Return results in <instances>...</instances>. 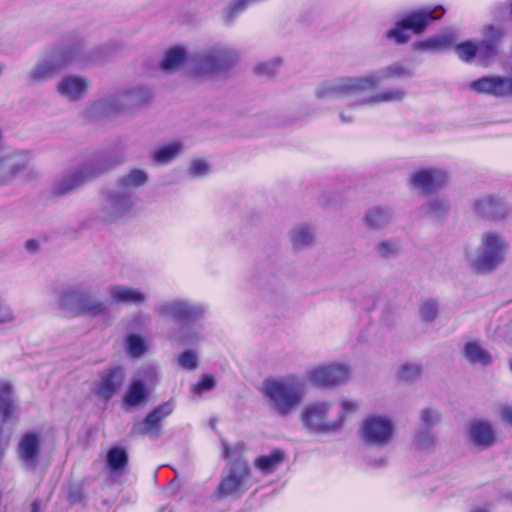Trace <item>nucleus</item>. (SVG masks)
<instances>
[{"mask_svg":"<svg viewBox=\"0 0 512 512\" xmlns=\"http://www.w3.org/2000/svg\"><path fill=\"white\" fill-rule=\"evenodd\" d=\"M268 406L280 416L296 410L306 394V380L297 374L266 378L260 387Z\"/></svg>","mask_w":512,"mask_h":512,"instance_id":"obj_2","label":"nucleus"},{"mask_svg":"<svg viewBox=\"0 0 512 512\" xmlns=\"http://www.w3.org/2000/svg\"><path fill=\"white\" fill-rule=\"evenodd\" d=\"M41 445L42 435L40 432L28 431L21 436L17 446V454L26 468L34 469L36 467Z\"/></svg>","mask_w":512,"mask_h":512,"instance_id":"obj_17","label":"nucleus"},{"mask_svg":"<svg viewBox=\"0 0 512 512\" xmlns=\"http://www.w3.org/2000/svg\"><path fill=\"white\" fill-rule=\"evenodd\" d=\"M158 311L164 317H171L181 321H192L200 318L204 314L205 309L201 305L173 300L162 304Z\"/></svg>","mask_w":512,"mask_h":512,"instance_id":"obj_19","label":"nucleus"},{"mask_svg":"<svg viewBox=\"0 0 512 512\" xmlns=\"http://www.w3.org/2000/svg\"><path fill=\"white\" fill-rule=\"evenodd\" d=\"M470 442L481 448H488L495 443V432L489 421L474 420L469 425Z\"/></svg>","mask_w":512,"mask_h":512,"instance_id":"obj_24","label":"nucleus"},{"mask_svg":"<svg viewBox=\"0 0 512 512\" xmlns=\"http://www.w3.org/2000/svg\"><path fill=\"white\" fill-rule=\"evenodd\" d=\"M452 45V37L450 35H435L426 40L413 44L414 49L422 51L437 52L448 49Z\"/></svg>","mask_w":512,"mask_h":512,"instance_id":"obj_30","label":"nucleus"},{"mask_svg":"<svg viewBox=\"0 0 512 512\" xmlns=\"http://www.w3.org/2000/svg\"><path fill=\"white\" fill-rule=\"evenodd\" d=\"M421 369L417 364L403 365L399 372V377L405 381H413L420 375Z\"/></svg>","mask_w":512,"mask_h":512,"instance_id":"obj_52","label":"nucleus"},{"mask_svg":"<svg viewBox=\"0 0 512 512\" xmlns=\"http://www.w3.org/2000/svg\"><path fill=\"white\" fill-rule=\"evenodd\" d=\"M59 308L72 315L87 314L96 316L106 310L104 302L95 298L90 289L75 286L61 291L57 298Z\"/></svg>","mask_w":512,"mask_h":512,"instance_id":"obj_4","label":"nucleus"},{"mask_svg":"<svg viewBox=\"0 0 512 512\" xmlns=\"http://www.w3.org/2000/svg\"><path fill=\"white\" fill-rule=\"evenodd\" d=\"M186 60V52L181 47H174L169 49L163 61L161 62V68L166 72L177 71Z\"/></svg>","mask_w":512,"mask_h":512,"instance_id":"obj_35","label":"nucleus"},{"mask_svg":"<svg viewBox=\"0 0 512 512\" xmlns=\"http://www.w3.org/2000/svg\"><path fill=\"white\" fill-rule=\"evenodd\" d=\"M412 70L401 65L392 64L380 70L356 77H341L319 84L314 96L319 101L346 98L376 89L382 80L411 76Z\"/></svg>","mask_w":512,"mask_h":512,"instance_id":"obj_1","label":"nucleus"},{"mask_svg":"<svg viewBox=\"0 0 512 512\" xmlns=\"http://www.w3.org/2000/svg\"><path fill=\"white\" fill-rule=\"evenodd\" d=\"M147 389L143 382L139 379H134L127 388L123 398V408L130 411L135 407L144 405L147 400Z\"/></svg>","mask_w":512,"mask_h":512,"instance_id":"obj_26","label":"nucleus"},{"mask_svg":"<svg viewBox=\"0 0 512 512\" xmlns=\"http://www.w3.org/2000/svg\"><path fill=\"white\" fill-rule=\"evenodd\" d=\"M504 32L501 28L495 26H487L483 32V39L498 49V45L503 38Z\"/></svg>","mask_w":512,"mask_h":512,"instance_id":"obj_47","label":"nucleus"},{"mask_svg":"<svg viewBox=\"0 0 512 512\" xmlns=\"http://www.w3.org/2000/svg\"><path fill=\"white\" fill-rule=\"evenodd\" d=\"M179 365L186 370H194L198 366V356L194 351H184L178 357Z\"/></svg>","mask_w":512,"mask_h":512,"instance_id":"obj_49","label":"nucleus"},{"mask_svg":"<svg viewBox=\"0 0 512 512\" xmlns=\"http://www.w3.org/2000/svg\"><path fill=\"white\" fill-rule=\"evenodd\" d=\"M501 205V200L492 195L481 196L474 203L475 210L487 217H497Z\"/></svg>","mask_w":512,"mask_h":512,"instance_id":"obj_32","label":"nucleus"},{"mask_svg":"<svg viewBox=\"0 0 512 512\" xmlns=\"http://www.w3.org/2000/svg\"><path fill=\"white\" fill-rule=\"evenodd\" d=\"M32 512H42L40 503L38 501H34L32 503Z\"/></svg>","mask_w":512,"mask_h":512,"instance_id":"obj_57","label":"nucleus"},{"mask_svg":"<svg viewBox=\"0 0 512 512\" xmlns=\"http://www.w3.org/2000/svg\"><path fill=\"white\" fill-rule=\"evenodd\" d=\"M396 432L395 421L382 414L368 415L359 427V437L362 442L371 447H385L390 444Z\"/></svg>","mask_w":512,"mask_h":512,"instance_id":"obj_6","label":"nucleus"},{"mask_svg":"<svg viewBox=\"0 0 512 512\" xmlns=\"http://www.w3.org/2000/svg\"><path fill=\"white\" fill-rule=\"evenodd\" d=\"M214 385V378L210 375H204L197 384L192 386V391L195 393H201L212 389Z\"/></svg>","mask_w":512,"mask_h":512,"instance_id":"obj_53","label":"nucleus"},{"mask_svg":"<svg viewBox=\"0 0 512 512\" xmlns=\"http://www.w3.org/2000/svg\"><path fill=\"white\" fill-rule=\"evenodd\" d=\"M351 374L350 368L341 362L321 364L309 369L306 378L321 388H332L346 382Z\"/></svg>","mask_w":512,"mask_h":512,"instance_id":"obj_12","label":"nucleus"},{"mask_svg":"<svg viewBox=\"0 0 512 512\" xmlns=\"http://www.w3.org/2000/svg\"><path fill=\"white\" fill-rule=\"evenodd\" d=\"M477 57L479 60L487 64L490 60H492L498 53V49L494 47L492 44L487 43L484 40H481L477 45Z\"/></svg>","mask_w":512,"mask_h":512,"instance_id":"obj_44","label":"nucleus"},{"mask_svg":"<svg viewBox=\"0 0 512 512\" xmlns=\"http://www.w3.org/2000/svg\"><path fill=\"white\" fill-rule=\"evenodd\" d=\"M106 169L107 167L100 160L86 161L55 180L53 193L58 196L65 195L102 174Z\"/></svg>","mask_w":512,"mask_h":512,"instance_id":"obj_9","label":"nucleus"},{"mask_svg":"<svg viewBox=\"0 0 512 512\" xmlns=\"http://www.w3.org/2000/svg\"><path fill=\"white\" fill-rule=\"evenodd\" d=\"M448 179V173L441 168H422L410 175V183L413 187L425 193H430L443 187Z\"/></svg>","mask_w":512,"mask_h":512,"instance_id":"obj_16","label":"nucleus"},{"mask_svg":"<svg viewBox=\"0 0 512 512\" xmlns=\"http://www.w3.org/2000/svg\"><path fill=\"white\" fill-rule=\"evenodd\" d=\"M470 512H489V510L487 508H483V507H476V508H473Z\"/></svg>","mask_w":512,"mask_h":512,"instance_id":"obj_58","label":"nucleus"},{"mask_svg":"<svg viewBox=\"0 0 512 512\" xmlns=\"http://www.w3.org/2000/svg\"><path fill=\"white\" fill-rule=\"evenodd\" d=\"M377 254L382 258L396 256L401 251V244L398 240H385L375 246Z\"/></svg>","mask_w":512,"mask_h":512,"instance_id":"obj_40","label":"nucleus"},{"mask_svg":"<svg viewBox=\"0 0 512 512\" xmlns=\"http://www.w3.org/2000/svg\"><path fill=\"white\" fill-rule=\"evenodd\" d=\"M465 357L471 363L488 365L491 362L490 354L478 342H469L465 345Z\"/></svg>","mask_w":512,"mask_h":512,"instance_id":"obj_36","label":"nucleus"},{"mask_svg":"<svg viewBox=\"0 0 512 512\" xmlns=\"http://www.w3.org/2000/svg\"><path fill=\"white\" fill-rule=\"evenodd\" d=\"M406 93L403 89H388L376 93L370 97H366L360 101L361 104H380L387 102H400L404 99Z\"/></svg>","mask_w":512,"mask_h":512,"instance_id":"obj_34","label":"nucleus"},{"mask_svg":"<svg viewBox=\"0 0 512 512\" xmlns=\"http://www.w3.org/2000/svg\"><path fill=\"white\" fill-rule=\"evenodd\" d=\"M317 240L315 226L302 222L293 225L287 232V241L293 251L301 252L312 248Z\"/></svg>","mask_w":512,"mask_h":512,"instance_id":"obj_20","label":"nucleus"},{"mask_svg":"<svg viewBox=\"0 0 512 512\" xmlns=\"http://www.w3.org/2000/svg\"><path fill=\"white\" fill-rule=\"evenodd\" d=\"M237 60L238 55L233 49L215 47L194 57L192 71L196 76H210L226 70Z\"/></svg>","mask_w":512,"mask_h":512,"instance_id":"obj_7","label":"nucleus"},{"mask_svg":"<svg viewBox=\"0 0 512 512\" xmlns=\"http://www.w3.org/2000/svg\"><path fill=\"white\" fill-rule=\"evenodd\" d=\"M391 219V211L381 206L372 207L363 215V223L371 230L384 228L391 222Z\"/></svg>","mask_w":512,"mask_h":512,"instance_id":"obj_27","label":"nucleus"},{"mask_svg":"<svg viewBox=\"0 0 512 512\" xmlns=\"http://www.w3.org/2000/svg\"><path fill=\"white\" fill-rule=\"evenodd\" d=\"M440 420V415L437 410L431 408H424L419 413V427L418 429L431 430Z\"/></svg>","mask_w":512,"mask_h":512,"instance_id":"obj_42","label":"nucleus"},{"mask_svg":"<svg viewBox=\"0 0 512 512\" xmlns=\"http://www.w3.org/2000/svg\"><path fill=\"white\" fill-rule=\"evenodd\" d=\"M283 460L284 452L279 449H276L272 451L269 455L258 457L255 460L254 465L262 473L270 474L277 469V467L283 462Z\"/></svg>","mask_w":512,"mask_h":512,"instance_id":"obj_33","label":"nucleus"},{"mask_svg":"<svg viewBox=\"0 0 512 512\" xmlns=\"http://www.w3.org/2000/svg\"><path fill=\"white\" fill-rule=\"evenodd\" d=\"M16 412L12 385L6 380L0 381V417L3 422L10 420Z\"/></svg>","mask_w":512,"mask_h":512,"instance_id":"obj_28","label":"nucleus"},{"mask_svg":"<svg viewBox=\"0 0 512 512\" xmlns=\"http://www.w3.org/2000/svg\"><path fill=\"white\" fill-rule=\"evenodd\" d=\"M427 213L431 215H441L449 208V203L444 198H434L427 203Z\"/></svg>","mask_w":512,"mask_h":512,"instance_id":"obj_51","label":"nucleus"},{"mask_svg":"<svg viewBox=\"0 0 512 512\" xmlns=\"http://www.w3.org/2000/svg\"><path fill=\"white\" fill-rule=\"evenodd\" d=\"M134 204V196L130 192L114 191L106 197L100 211V218L105 222L118 220L128 215Z\"/></svg>","mask_w":512,"mask_h":512,"instance_id":"obj_13","label":"nucleus"},{"mask_svg":"<svg viewBox=\"0 0 512 512\" xmlns=\"http://www.w3.org/2000/svg\"><path fill=\"white\" fill-rule=\"evenodd\" d=\"M200 332L196 329L183 327L177 333L171 336V341L179 345L193 344L200 340Z\"/></svg>","mask_w":512,"mask_h":512,"instance_id":"obj_39","label":"nucleus"},{"mask_svg":"<svg viewBox=\"0 0 512 512\" xmlns=\"http://www.w3.org/2000/svg\"><path fill=\"white\" fill-rule=\"evenodd\" d=\"M78 60L77 53L72 50L55 52L38 62L28 73V83H39L51 78L57 71L67 67Z\"/></svg>","mask_w":512,"mask_h":512,"instance_id":"obj_11","label":"nucleus"},{"mask_svg":"<svg viewBox=\"0 0 512 512\" xmlns=\"http://www.w3.org/2000/svg\"><path fill=\"white\" fill-rule=\"evenodd\" d=\"M442 14L443 10L441 7L414 12L390 29L387 32V37L399 44L405 43L409 39L407 30L410 29L415 33H421L431 21L440 18Z\"/></svg>","mask_w":512,"mask_h":512,"instance_id":"obj_10","label":"nucleus"},{"mask_svg":"<svg viewBox=\"0 0 512 512\" xmlns=\"http://www.w3.org/2000/svg\"><path fill=\"white\" fill-rule=\"evenodd\" d=\"M209 172V165L208 163L203 159H194L191 161L190 166L188 168V174L191 177H202L208 174Z\"/></svg>","mask_w":512,"mask_h":512,"instance_id":"obj_50","label":"nucleus"},{"mask_svg":"<svg viewBox=\"0 0 512 512\" xmlns=\"http://www.w3.org/2000/svg\"><path fill=\"white\" fill-rule=\"evenodd\" d=\"M90 88V81L80 75H67L62 77L57 85V93L64 99L74 102L85 97Z\"/></svg>","mask_w":512,"mask_h":512,"instance_id":"obj_21","label":"nucleus"},{"mask_svg":"<svg viewBox=\"0 0 512 512\" xmlns=\"http://www.w3.org/2000/svg\"><path fill=\"white\" fill-rule=\"evenodd\" d=\"M509 365H510V369L512 371V360L510 361Z\"/></svg>","mask_w":512,"mask_h":512,"instance_id":"obj_60","label":"nucleus"},{"mask_svg":"<svg viewBox=\"0 0 512 512\" xmlns=\"http://www.w3.org/2000/svg\"><path fill=\"white\" fill-rule=\"evenodd\" d=\"M334 408H336V413L333 414L334 420L339 422L340 430L345 421L358 411L359 403L355 400L342 397L338 400L337 404L334 405Z\"/></svg>","mask_w":512,"mask_h":512,"instance_id":"obj_31","label":"nucleus"},{"mask_svg":"<svg viewBox=\"0 0 512 512\" xmlns=\"http://www.w3.org/2000/svg\"><path fill=\"white\" fill-rule=\"evenodd\" d=\"M146 350V345L144 341L136 336L131 335L127 339V351L133 357L141 356Z\"/></svg>","mask_w":512,"mask_h":512,"instance_id":"obj_48","label":"nucleus"},{"mask_svg":"<svg viewBox=\"0 0 512 512\" xmlns=\"http://www.w3.org/2000/svg\"><path fill=\"white\" fill-rule=\"evenodd\" d=\"M129 97L130 93L128 91L113 94L93 103L88 108V114L91 117H100L113 112L121 111L124 106L129 103Z\"/></svg>","mask_w":512,"mask_h":512,"instance_id":"obj_22","label":"nucleus"},{"mask_svg":"<svg viewBox=\"0 0 512 512\" xmlns=\"http://www.w3.org/2000/svg\"><path fill=\"white\" fill-rule=\"evenodd\" d=\"M128 456L126 451L120 447H113L107 454V463L111 470L120 471L127 465Z\"/></svg>","mask_w":512,"mask_h":512,"instance_id":"obj_37","label":"nucleus"},{"mask_svg":"<svg viewBox=\"0 0 512 512\" xmlns=\"http://www.w3.org/2000/svg\"><path fill=\"white\" fill-rule=\"evenodd\" d=\"M340 119L343 123H350L354 120V116L351 115L350 113L347 114L345 112H341L340 113Z\"/></svg>","mask_w":512,"mask_h":512,"instance_id":"obj_56","label":"nucleus"},{"mask_svg":"<svg viewBox=\"0 0 512 512\" xmlns=\"http://www.w3.org/2000/svg\"><path fill=\"white\" fill-rule=\"evenodd\" d=\"M108 294L112 301L117 303L140 304L146 299L145 294L140 290L124 285L111 286Z\"/></svg>","mask_w":512,"mask_h":512,"instance_id":"obj_25","label":"nucleus"},{"mask_svg":"<svg viewBox=\"0 0 512 512\" xmlns=\"http://www.w3.org/2000/svg\"><path fill=\"white\" fill-rule=\"evenodd\" d=\"M458 57L463 61H471L477 56V47L471 41L463 42L455 47Z\"/></svg>","mask_w":512,"mask_h":512,"instance_id":"obj_46","label":"nucleus"},{"mask_svg":"<svg viewBox=\"0 0 512 512\" xmlns=\"http://www.w3.org/2000/svg\"><path fill=\"white\" fill-rule=\"evenodd\" d=\"M15 319L12 309L0 299V324L10 323Z\"/></svg>","mask_w":512,"mask_h":512,"instance_id":"obj_54","label":"nucleus"},{"mask_svg":"<svg viewBox=\"0 0 512 512\" xmlns=\"http://www.w3.org/2000/svg\"><path fill=\"white\" fill-rule=\"evenodd\" d=\"M25 173V178L34 176V171L29 169V157L27 154L18 153L0 161V186L12 183L18 176Z\"/></svg>","mask_w":512,"mask_h":512,"instance_id":"obj_14","label":"nucleus"},{"mask_svg":"<svg viewBox=\"0 0 512 512\" xmlns=\"http://www.w3.org/2000/svg\"><path fill=\"white\" fill-rule=\"evenodd\" d=\"M173 411V404L166 402L147 415L145 420L136 423L132 427V434L134 435H147L150 438H157L160 436V423L164 418L170 415Z\"/></svg>","mask_w":512,"mask_h":512,"instance_id":"obj_18","label":"nucleus"},{"mask_svg":"<svg viewBox=\"0 0 512 512\" xmlns=\"http://www.w3.org/2000/svg\"><path fill=\"white\" fill-rule=\"evenodd\" d=\"M125 372L120 367L111 368L101 374L95 392L104 399H109L124 383Z\"/></svg>","mask_w":512,"mask_h":512,"instance_id":"obj_23","label":"nucleus"},{"mask_svg":"<svg viewBox=\"0 0 512 512\" xmlns=\"http://www.w3.org/2000/svg\"><path fill=\"white\" fill-rule=\"evenodd\" d=\"M334 404L326 401L306 405L300 414L304 428L315 433H334L339 431V422L334 420Z\"/></svg>","mask_w":512,"mask_h":512,"instance_id":"obj_8","label":"nucleus"},{"mask_svg":"<svg viewBox=\"0 0 512 512\" xmlns=\"http://www.w3.org/2000/svg\"><path fill=\"white\" fill-rule=\"evenodd\" d=\"M245 448L238 443L233 447L223 443V451L231 462L228 474L221 480L218 490L222 495L228 496L237 493L250 476V470L245 460L241 458Z\"/></svg>","mask_w":512,"mask_h":512,"instance_id":"obj_5","label":"nucleus"},{"mask_svg":"<svg viewBox=\"0 0 512 512\" xmlns=\"http://www.w3.org/2000/svg\"><path fill=\"white\" fill-rule=\"evenodd\" d=\"M182 150V144L179 141H173L154 150L152 159L156 164L164 165L175 159Z\"/></svg>","mask_w":512,"mask_h":512,"instance_id":"obj_29","label":"nucleus"},{"mask_svg":"<svg viewBox=\"0 0 512 512\" xmlns=\"http://www.w3.org/2000/svg\"><path fill=\"white\" fill-rule=\"evenodd\" d=\"M147 179L148 176L143 170L134 169L122 177L120 186L124 189L136 188L146 183Z\"/></svg>","mask_w":512,"mask_h":512,"instance_id":"obj_38","label":"nucleus"},{"mask_svg":"<svg viewBox=\"0 0 512 512\" xmlns=\"http://www.w3.org/2000/svg\"><path fill=\"white\" fill-rule=\"evenodd\" d=\"M34 246H35V243H34L33 241H29V242H27V244H26V247H27L28 249H32V247H34Z\"/></svg>","mask_w":512,"mask_h":512,"instance_id":"obj_59","label":"nucleus"},{"mask_svg":"<svg viewBox=\"0 0 512 512\" xmlns=\"http://www.w3.org/2000/svg\"><path fill=\"white\" fill-rule=\"evenodd\" d=\"M499 415L502 421L512 426V407L507 405L500 407Z\"/></svg>","mask_w":512,"mask_h":512,"instance_id":"obj_55","label":"nucleus"},{"mask_svg":"<svg viewBox=\"0 0 512 512\" xmlns=\"http://www.w3.org/2000/svg\"><path fill=\"white\" fill-rule=\"evenodd\" d=\"M469 88L495 97L512 96V76H489L472 81Z\"/></svg>","mask_w":512,"mask_h":512,"instance_id":"obj_15","label":"nucleus"},{"mask_svg":"<svg viewBox=\"0 0 512 512\" xmlns=\"http://www.w3.org/2000/svg\"><path fill=\"white\" fill-rule=\"evenodd\" d=\"M509 250L505 237L495 231L481 234L475 252L467 253L470 267L478 273H490L502 265Z\"/></svg>","mask_w":512,"mask_h":512,"instance_id":"obj_3","label":"nucleus"},{"mask_svg":"<svg viewBox=\"0 0 512 512\" xmlns=\"http://www.w3.org/2000/svg\"><path fill=\"white\" fill-rule=\"evenodd\" d=\"M281 61L278 58L258 63L254 66V72L262 76H273L280 67Z\"/></svg>","mask_w":512,"mask_h":512,"instance_id":"obj_45","label":"nucleus"},{"mask_svg":"<svg viewBox=\"0 0 512 512\" xmlns=\"http://www.w3.org/2000/svg\"><path fill=\"white\" fill-rule=\"evenodd\" d=\"M435 442L434 433L427 429H417L414 435V445L419 450L430 449Z\"/></svg>","mask_w":512,"mask_h":512,"instance_id":"obj_41","label":"nucleus"},{"mask_svg":"<svg viewBox=\"0 0 512 512\" xmlns=\"http://www.w3.org/2000/svg\"><path fill=\"white\" fill-rule=\"evenodd\" d=\"M419 314L422 321L431 322L438 314V304L435 300H424L420 303Z\"/></svg>","mask_w":512,"mask_h":512,"instance_id":"obj_43","label":"nucleus"}]
</instances>
